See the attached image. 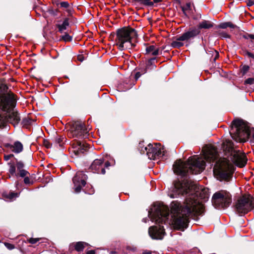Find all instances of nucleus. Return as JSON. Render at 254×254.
Segmentation results:
<instances>
[{"label":"nucleus","mask_w":254,"mask_h":254,"mask_svg":"<svg viewBox=\"0 0 254 254\" xmlns=\"http://www.w3.org/2000/svg\"><path fill=\"white\" fill-rule=\"evenodd\" d=\"M198 189L195 184L187 179L175 183L174 194L170 195L171 197L190 193L186 199L183 206L177 201H173L171 203L172 224L175 229L186 228L190 216L200 215L203 213V204L197 200V194H195Z\"/></svg>","instance_id":"nucleus-1"},{"label":"nucleus","mask_w":254,"mask_h":254,"mask_svg":"<svg viewBox=\"0 0 254 254\" xmlns=\"http://www.w3.org/2000/svg\"><path fill=\"white\" fill-rule=\"evenodd\" d=\"M205 167V162L201 158L193 156L190 157L186 162L177 160L173 165V169L175 174L185 176L188 172L199 174L204 170Z\"/></svg>","instance_id":"nucleus-2"},{"label":"nucleus","mask_w":254,"mask_h":254,"mask_svg":"<svg viewBox=\"0 0 254 254\" xmlns=\"http://www.w3.org/2000/svg\"><path fill=\"white\" fill-rule=\"evenodd\" d=\"M230 133L236 141L245 142L250 137L254 139V128H250L248 123L241 119L233 122Z\"/></svg>","instance_id":"nucleus-3"},{"label":"nucleus","mask_w":254,"mask_h":254,"mask_svg":"<svg viewBox=\"0 0 254 254\" xmlns=\"http://www.w3.org/2000/svg\"><path fill=\"white\" fill-rule=\"evenodd\" d=\"M137 37L136 31L133 28H123L117 32L116 45L121 50L130 49L135 47Z\"/></svg>","instance_id":"nucleus-4"},{"label":"nucleus","mask_w":254,"mask_h":254,"mask_svg":"<svg viewBox=\"0 0 254 254\" xmlns=\"http://www.w3.org/2000/svg\"><path fill=\"white\" fill-rule=\"evenodd\" d=\"M234 166L229 159L220 158L216 162L214 168V176L221 181H229L234 172Z\"/></svg>","instance_id":"nucleus-5"},{"label":"nucleus","mask_w":254,"mask_h":254,"mask_svg":"<svg viewBox=\"0 0 254 254\" xmlns=\"http://www.w3.org/2000/svg\"><path fill=\"white\" fill-rule=\"evenodd\" d=\"M222 147L225 151L229 153L231 161L235 165L240 167H243L246 165L247 161L246 155L242 152L235 150L230 140L226 139L224 141Z\"/></svg>","instance_id":"nucleus-6"},{"label":"nucleus","mask_w":254,"mask_h":254,"mask_svg":"<svg viewBox=\"0 0 254 254\" xmlns=\"http://www.w3.org/2000/svg\"><path fill=\"white\" fill-rule=\"evenodd\" d=\"M9 167L8 173L10 176L18 178L19 177L24 178V182L26 185H30L33 183L32 181L27 177L29 174L28 171L24 169V164L21 161L16 160L15 162L14 161H10L7 163Z\"/></svg>","instance_id":"nucleus-7"},{"label":"nucleus","mask_w":254,"mask_h":254,"mask_svg":"<svg viewBox=\"0 0 254 254\" xmlns=\"http://www.w3.org/2000/svg\"><path fill=\"white\" fill-rule=\"evenodd\" d=\"M16 105L14 95L8 90L7 86L1 83L0 85V108L2 110H8Z\"/></svg>","instance_id":"nucleus-8"},{"label":"nucleus","mask_w":254,"mask_h":254,"mask_svg":"<svg viewBox=\"0 0 254 254\" xmlns=\"http://www.w3.org/2000/svg\"><path fill=\"white\" fill-rule=\"evenodd\" d=\"M212 201L216 207H227L232 202L231 195L225 190H220L213 194Z\"/></svg>","instance_id":"nucleus-9"},{"label":"nucleus","mask_w":254,"mask_h":254,"mask_svg":"<svg viewBox=\"0 0 254 254\" xmlns=\"http://www.w3.org/2000/svg\"><path fill=\"white\" fill-rule=\"evenodd\" d=\"M169 209L168 206L163 204H159L155 206L154 212L152 214L149 212V215L152 221L160 223L166 222L168 219Z\"/></svg>","instance_id":"nucleus-10"},{"label":"nucleus","mask_w":254,"mask_h":254,"mask_svg":"<svg viewBox=\"0 0 254 254\" xmlns=\"http://www.w3.org/2000/svg\"><path fill=\"white\" fill-rule=\"evenodd\" d=\"M141 151L142 153L146 152L148 158L152 160L162 158L165 155L164 148L160 143L149 144Z\"/></svg>","instance_id":"nucleus-11"},{"label":"nucleus","mask_w":254,"mask_h":254,"mask_svg":"<svg viewBox=\"0 0 254 254\" xmlns=\"http://www.w3.org/2000/svg\"><path fill=\"white\" fill-rule=\"evenodd\" d=\"M235 206L237 212L240 214L247 213L254 207L251 198L246 196H243L239 198Z\"/></svg>","instance_id":"nucleus-12"},{"label":"nucleus","mask_w":254,"mask_h":254,"mask_svg":"<svg viewBox=\"0 0 254 254\" xmlns=\"http://www.w3.org/2000/svg\"><path fill=\"white\" fill-rule=\"evenodd\" d=\"M87 176L82 172H78L73 178V183L74 186V190L76 192L80 191L82 187L86 184L85 180Z\"/></svg>","instance_id":"nucleus-13"},{"label":"nucleus","mask_w":254,"mask_h":254,"mask_svg":"<svg viewBox=\"0 0 254 254\" xmlns=\"http://www.w3.org/2000/svg\"><path fill=\"white\" fill-rule=\"evenodd\" d=\"M204 159L208 162L214 161L218 158L217 151L213 146L206 145L202 149Z\"/></svg>","instance_id":"nucleus-14"},{"label":"nucleus","mask_w":254,"mask_h":254,"mask_svg":"<svg viewBox=\"0 0 254 254\" xmlns=\"http://www.w3.org/2000/svg\"><path fill=\"white\" fill-rule=\"evenodd\" d=\"M87 131L84 125L80 122H75L73 126L71 133L73 137H84Z\"/></svg>","instance_id":"nucleus-15"},{"label":"nucleus","mask_w":254,"mask_h":254,"mask_svg":"<svg viewBox=\"0 0 254 254\" xmlns=\"http://www.w3.org/2000/svg\"><path fill=\"white\" fill-rule=\"evenodd\" d=\"M150 236L153 239L161 240L165 235L164 229L163 226H151L148 231Z\"/></svg>","instance_id":"nucleus-16"},{"label":"nucleus","mask_w":254,"mask_h":254,"mask_svg":"<svg viewBox=\"0 0 254 254\" xmlns=\"http://www.w3.org/2000/svg\"><path fill=\"white\" fill-rule=\"evenodd\" d=\"M15 106L8 110H2L3 111L6 112L8 114L6 115L7 121H9L14 125H17L20 120L19 115L14 109Z\"/></svg>","instance_id":"nucleus-17"},{"label":"nucleus","mask_w":254,"mask_h":254,"mask_svg":"<svg viewBox=\"0 0 254 254\" xmlns=\"http://www.w3.org/2000/svg\"><path fill=\"white\" fill-rule=\"evenodd\" d=\"M104 160L103 159H95L90 166V169L94 172L98 174H104L105 170L103 165Z\"/></svg>","instance_id":"nucleus-18"},{"label":"nucleus","mask_w":254,"mask_h":254,"mask_svg":"<svg viewBox=\"0 0 254 254\" xmlns=\"http://www.w3.org/2000/svg\"><path fill=\"white\" fill-rule=\"evenodd\" d=\"M200 33L198 28H193L184 33L178 38L179 40L188 41L197 36Z\"/></svg>","instance_id":"nucleus-19"},{"label":"nucleus","mask_w":254,"mask_h":254,"mask_svg":"<svg viewBox=\"0 0 254 254\" xmlns=\"http://www.w3.org/2000/svg\"><path fill=\"white\" fill-rule=\"evenodd\" d=\"M4 146L15 153H20L23 149L22 144L18 141H15L13 144L6 143Z\"/></svg>","instance_id":"nucleus-20"},{"label":"nucleus","mask_w":254,"mask_h":254,"mask_svg":"<svg viewBox=\"0 0 254 254\" xmlns=\"http://www.w3.org/2000/svg\"><path fill=\"white\" fill-rule=\"evenodd\" d=\"M73 147L74 149V152L76 154H79L80 153H83L84 151L87 150V145L82 143L80 141L76 140L73 143Z\"/></svg>","instance_id":"nucleus-21"},{"label":"nucleus","mask_w":254,"mask_h":254,"mask_svg":"<svg viewBox=\"0 0 254 254\" xmlns=\"http://www.w3.org/2000/svg\"><path fill=\"white\" fill-rule=\"evenodd\" d=\"M159 49L154 45H150L146 48V54L153 56H157L159 54Z\"/></svg>","instance_id":"nucleus-22"},{"label":"nucleus","mask_w":254,"mask_h":254,"mask_svg":"<svg viewBox=\"0 0 254 254\" xmlns=\"http://www.w3.org/2000/svg\"><path fill=\"white\" fill-rule=\"evenodd\" d=\"M69 26L68 19L65 18L62 24L57 25L59 32L63 33L64 30H66Z\"/></svg>","instance_id":"nucleus-23"},{"label":"nucleus","mask_w":254,"mask_h":254,"mask_svg":"<svg viewBox=\"0 0 254 254\" xmlns=\"http://www.w3.org/2000/svg\"><path fill=\"white\" fill-rule=\"evenodd\" d=\"M133 1L138 4L144 6L150 7L153 6V2H152L151 0H133Z\"/></svg>","instance_id":"nucleus-24"},{"label":"nucleus","mask_w":254,"mask_h":254,"mask_svg":"<svg viewBox=\"0 0 254 254\" xmlns=\"http://www.w3.org/2000/svg\"><path fill=\"white\" fill-rule=\"evenodd\" d=\"M182 10L186 16L190 14L192 12L191 3L188 2L186 3L185 5L182 7Z\"/></svg>","instance_id":"nucleus-25"},{"label":"nucleus","mask_w":254,"mask_h":254,"mask_svg":"<svg viewBox=\"0 0 254 254\" xmlns=\"http://www.w3.org/2000/svg\"><path fill=\"white\" fill-rule=\"evenodd\" d=\"M212 27V24L211 22L206 20H203L200 22L198 27L197 28L200 29L204 28L208 29Z\"/></svg>","instance_id":"nucleus-26"},{"label":"nucleus","mask_w":254,"mask_h":254,"mask_svg":"<svg viewBox=\"0 0 254 254\" xmlns=\"http://www.w3.org/2000/svg\"><path fill=\"white\" fill-rule=\"evenodd\" d=\"M7 122V118L5 113L0 111V127H3Z\"/></svg>","instance_id":"nucleus-27"},{"label":"nucleus","mask_w":254,"mask_h":254,"mask_svg":"<svg viewBox=\"0 0 254 254\" xmlns=\"http://www.w3.org/2000/svg\"><path fill=\"white\" fill-rule=\"evenodd\" d=\"M85 245H87V244L82 242H78L75 244L74 248L77 251H81L84 248Z\"/></svg>","instance_id":"nucleus-28"},{"label":"nucleus","mask_w":254,"mask_h":254,"mask_svg":"<svg viewBox=\"0 0 254 254\" xmlns=\"http://www.w3.org/2000/svg\"><path fill=\"white\" fill-rule=\"evenodd\" d=\"M182 40H179L178 38L176 41H173L172 44L171 46L173 48H180L184 45V44L183 42H182Z\"/></svg>","instance_id":"nucleus-29"},{"label":"nucleus","mask_w":254,"mask_h":254,"mask_svg":"<svg viewBox=\"0 0 254 254\" xmlns=\"http://www.w3.org/2000/svg\"><path fill=\"white\" fill-rule=\"evenodd\" d=\"M4 196L10 200L15 198L18 196V194L16 192H10L8 194H4Z\"/></svg>","instance_id":"nucleus-30"},{"label":"nucleus","mask_w":254,"mask_h":254,"mask_svg":"<svg viewBox=\"0 0 254 254\" xmlns=\"http://www.w3.org/2000/svg\"><path fill=\"white\" fill-rule=\"evenodd\" d=\"M219 27L225 29L228 27L231 28H234L235 26L230 22L222 23L219 25Z\"/></svg>","instance_id":"nucleus-31"},{"label":"nucleus","mask_w":254,"mask_h":254,"mask_svg":"<svg viewBox=\"0 0 254 254\" xmlns=\"http://www.w3.org/2000/svg\"><path fill=\"white\" fill-rule=\"evenodd\" d=\"M62 39L65 42H68L71 41L72 37L70 36L68 34L65 33L64 35L62 36Z\"/></svg>","instance_id":"nucleus-32"},{"label":"nucleus","mask_w":254,"mask_h":254,"mask_svg":"<svg viewBox=\"0 0 254 254\" xmlns=\"http://www.w3.org/2000/svg\"><path fill=\"white\" fill-rule=\"evenodd\" d=\"M4 245L6 247V248L9 250H13L15 248V247L13 245L8 243L5 242V243H4Z\"/></svg>","instance_id":"nucleus-33"},{"label":"nucleus","mask_w":254,"mask_h":254,"mask_svg":"<svg viewBox=\"0 0 254 254\" xmlns=\"http://www.w3.org/2000/svg\"><path fill=\"white\" fill-rule=\"evenodd\" d=\"M40 239V238H30L28 239V241L32 244H34L38 242Z\"/></svg>","instance_id":"nucleus-34"},{"label":"nucleus","mask_w":254,"mask_h":254,"mask_svg":"<svg viewBox=\"0 0 254 254\" xmlns=\"http://www.w3.org/2000/svg\"><path fill=\"white\" fill-rule=\"evenodd\" d=\"M254 83V78H249L246 80L245 83L252 84Z\"/></svg>","instance_id":"nucleus-35"},{"label":"nucleus","mask_w":254,"mask_h":254,"mask_svg":"<svg viewBox=\"0 0 254 254\" xmlns=\"http://www.w3.org/2000/svg\"><path fill=\"white\" fill-rule=\"evenodd\" d=\"M60 5L61 7L64 8H67L69 6V3L66 1L62 2Z\"/></svg>","instance_id":"nucleus-36"},{"label":"nucleus","mask_w":254,"mask_h":254,"mask_svg":"<svg viewBox=\"0 0 254 254\" xmlns=\"http://www.w3.org/2000/svg\"><path fill=\"white\" fill-rule=\"evenodd\" d=\"M44 144L47 148H50L51 147V145L50 143L48 140H44Z\"/></svg>","instance_id":"nucleus-37"},{"label":"nucleus","mask_w":254,"mask_h":254,"mask_svg":"<svg viewBox=\"0 0 254 254\" xmlns=\"http://www.w3.org/2000/svg\"><path fill=\"white\" fill-rule=\"evenodd\" d=\"M14 155L13 154H9L7 155H4V158L5 161H7L10 159L11 158L13 157Z\"/></svg>","instance_id":"nucleus-38"},{"label":"nucleus","mask_w":254,"mask_h":254,"mask_svg":"<svg viewBox=\"0 0 254 254\" xmlns=\"http://www.w3.org/2000/svg\"><path fill=\"white\" fill-rule=\"evenodd\" d=\"M246 54L249 57H251V58H252L253 59H254V55L250 52H247L246 53Z\"/></svg>","instance_id":"nucleus-39"},{"label":"nucleus","mask_w":254,"mask_h":254,"mask_svg":"<svg viewBox=\"0 0 254 254\" xmlns=\"http://www.w3.org/2000/svg\"><path fill=\"white\" fill-rule=\"evenodd\" d=\"M162 1V0H153L152 2H153V6L154 5V4L158 3L159 2H160Z\"/></svg>","instance_id":"nucleus-40"},{"label":"nucleus","mask_w":254,"mask_h":254,"mask_svg":"<svg viewBox=\"0 0 254 254\" xmlns=\"http://www.w3.org/2000/svg\"><path fill=\"white\" fill-rule=\"evenodd\" d=\"M155 60V58H151L148 61V64H152L153 61Z\"/></svg>","instance_id":"nucleus-41"},{"label":"nucleus","mask_w":254,"mask_h":254,"mask_svg":"<svg viewBox=\"0 0 254 254\" xmlns=\"http://www.w3.org/2000/svg\"><path fill=\"white\" fill-rule=\"evenodd\" d=\"M142 254H152L151 252L149 251H145L142 252Z\"/></svg>","instance_id":"nucleus-42"},{"label":"nucleus","mask_w":254,"mask_h":254,"mask_svg":"<svg viewBox=\"0 0 254 254\" xmlns=\"http://www.w3.org/2000/svg\"><path fill=\"white\" fill-rule=\"evenodd\" d=\"M87 254H95V253L94 251L91 250L87 252Z\"/></svg>","instance_id":"nucleus-43"},{"label":"nucleus","mask_w":254,"mask_h":254,"mask_svg":"<svg viewBox=\"0 0 254 254\" xmlns=\"http://www.w3.org/2000/svg\"><path fill=\"white\" fill-rule=\"evenodd\" d=\"M140 76V74L139 72H137L135 74V78L137 79Z\"/></svg>","instance_id":"nucleus-44"},{"label":"nucleus","mask_w":254,"mask_h":254,"mask_svg":"<svg viewBox=\"0 0 254 254\" xmlns=\"http://www.w3.org/2000/svg\"><path fill=\"white\" fill-rule=\"evenodd\" d=\"M56 142L59 143L60 144V145H61V138H58L56 139Z\"/></svg>","instance_id":"nucleus-45"},{"label":"nucleus","mask_w":254,"mask_h":254,"mask_svg":"<svg viewBox=\"0 0 254 254\" xmlns=\"http://www.w3.org/2000/svg\"><path fill=\"white\" fill-rule=\"evenodd\" d=\"M249 3L251 5L254 4V0H249Z\"/></svg>","instance_id":"nucleus-46"},{"label":"nucleus","mask_w":254,"mask_h":254,"mask_svg":"<svg viewBox=\"0 0 254 254\" xmlns=\"http://www.w3.org/2000/svg\"><path fill=\"white\" fill-rule=\"evenodd\" d=\"M250 35V34H248V35H244V38H245V39H251V38H250V37H249V36Z\"/></svg>","instance_id":"nucleus-47"},{"label":"nucleus","mask_w":254,"mask_h":254,"mask_svg":"<svg viewBox=\"0 0 254 254\" xmlns=\"http://www.w3.org/2000/svg\"><path fill=\"white\" fill-rule=\"evenodd\" d=\"M249 37H250V38H251V39L252 40H254V35H250L249 36Z\"/></svg>","instance_id":"nucleus-48"},{"label":"nucleus","mask_w":254,"mask_h":254,"mask_svg":"<svg viewBox=\"0 0 254 254\" xmlns=\"http://www.w3.org/2000/svg\"><path fill=\"white\" fill-rule=\"evenodd\" d=\"M244 68L245 71H246L248 70L249 67L248 66H244Z\"/></svg>","instance_id":"nucleus-49"},{"label":"nucleus","mask_w":254,"mask_h":254,"mask_svg":"<svg viewBox=\"0 0 254 254\" xmlns=\"http://www.w3.org/2000/svg\"><path fill=\"white\" fill-rule=\"evenodd\" d=\"M109 165H110V164H109V163L108 162H106V163H105V166H106V167H108V166H109Z\"/></svg>","instance_id":"nucleus-50"}]
</instances>
